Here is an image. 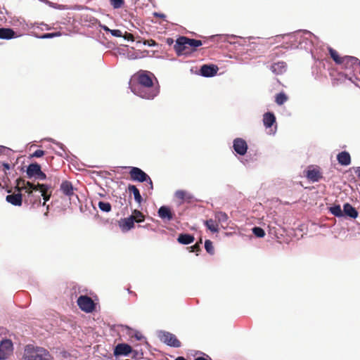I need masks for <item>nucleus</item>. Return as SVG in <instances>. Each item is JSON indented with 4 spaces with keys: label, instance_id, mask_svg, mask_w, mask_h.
<instances>
[{
    "label": "nucleus",
    "instance_id": "22",
    "mask_svg": "<svg viewBox=\"0 0 360 360\" xmlns=\"http://www.w3.org/2000/svg\"><path fill=\"white\" fill-rule=\"evenodd\" d=\"M120 226L124 231H129L134 227V221L132 219V217L129 216V217L123 219L120 222Z\"/></svg>",
    "mask_w": 360,
    "mask_h": 360
},
{
    "label": "nucleus",
    "instance_id": "26",
    "mask_svg": "<svg viewBox=\"0 0 360 360\" xmlns=\"http://www.w3.org/2000/svg\"><path fill=\"white\" fill-rule=\"evenodd\" d=\"M215 219L217 220L218 224H220L221 226L224 228L228 226V215L223 212H218L215 214Z\"/></svg>",
    "mask_w": 360,
    "mask_h": 360
},
{
    "label": "nucleus",
    "instance_id": "27",
    "mask_svg": "<svg viewBox=\"0 0 360 360\" xmlns=\"http://www.w3.org/2000/svg\"><path fill=\"white\" fill-rule=\"evenodd\" d=\"M194 236L188 233H181L179 235L177 241L183 245H188L194 241Z\"/></svg>",
    "mask_w": 360,
    "mask_h": 360
},
{
    "label": "nucleus",
    "instance_id": "54",
    "mask_svg": "<svg viewBox=\"0 0 360 360\" xmlns=\"http://www.w3.org/2000/svg\"><path fill=\"white\" fill-rule=\"evenodd\" d=\"M359 69H360V64H359Z\"/></svg>",
    "mask_w": 360,
    "mask_h": 360
},
{
    "label": "nucleus",
    "instance_id": "13",
    "mask_svg": "<svg viewBox=\"0 0 360 360\" xmlns=\"http://www.w3.org/2000/svg\"><path fill=\"white\" fill-rule=\"evenodd\" d=\"M38 186V191L41 193L40 196L43 197V199L44 202H43L42 205L44 206L46 205V202L49 200L51 196V191L49 193V191L51 188V186L47 184H37Z\"/></svg>",
    "mask_w": 360,
    "mask_h": 360
},
{
    "label": "nucleus",
    "instance_id": "32",
    "mask_svg": "<svg viewBox=\"0 0 360 360\" xmlns=\"http://www.w3.org/2000/svg\"><path fill=\"white\" fill-rule=\"evenodd\" d=\"M329 211L332 214L337 217H342L343 212L340 205H336L329 208Z\"/></svg>",
    "mask_w": 360,
    "mask_h": 360
},
{
    "label": "nucleus",
    "instance_id": "5",
    "mask_svg": "<svg viewBox=\"0 0 360 360\" xmlns=\"http://www.w3.org/2000/svg\"><path fill=\"white\" fill-rule=\"evenodd\" d=\"M37 191V185L36 186V189H30L28 191H27V195L25 196L24 202L27 205H31L32 207L40 206L41 205V196L34 193Z\"/></svg>",
    "mask_w": 360,
    "mask_h": 360
},
{
    "label": "nucleus",
    "instance_id": "42",
    "mask_svg": "<svg viewBox=\"0 0 360 360\" xmlns=\"http://www.w3.org/2000/svg\"><path fill=\"white\" fill-rule=\"evenodd\" d=\"M34 178L39 180H45L46 179V175L41 169Z\"/></svg>",
    "mask_w": 360,
    "mask_h": 360
},
{
    "label": "nucleus",
    "instance_id": "49",
    "mask_svg": "<svg viewBox=\"0 0 360 360\" xmlns=\"http://www.w3.org/2000/svg\"><path fill=\"white\" fill-rule=\"evenodd\" d=\"M167 43L169 45H172L174 43V40L172 38H167Z\"/></svg>",
    "mask_w": 360,
    "mask_h": 360
},
{
    "label": "nucleus",
    "instance_id": "46",
    "mask_svg": "<svg viewBox=\"0 0 360 360\" xmlns=\"http://www.w3.org/2000/svg\"><path fill=\"white\" fill-rule=\"evenodd\" d=\"M144 44H148L149 46H153L156 45V42L153 39H150L144 42Z\"/></svg>",
    "mask_w": 360,
    "mask_h": 360
},
{
    "label": "nucleus",
    "instance_id": "31",
    "mask_svg": "<svg viewBox=\"0 0 360 360\" xmlns=\"http://www.w3.org/2000/svg\"><path fill=\"white\" fill-rule=\"evenodd\" d=\"M130 217H132V219L136 223L142 222L145 220L144 214L138 210H133Z\"/></svg>",
    "mask_w": 360,
    "mask_h": 360
},
{
    "label": "nucleus",
    "instance_id": "33",
    "mask_svg": "<svg viewBox=\"0 0 360 360\" xmlns=\"http://www.w3.org/2000/svg\"><path fill=\"white\" fill-rule=\"evenodd\" d=\"M288 96L283 92H281L276 96L275 101L278 105H283L288 100Z\"/></svg>",
    "mask_w": 360,
    "mask_h": 360
},
{
    "label": "nucleus",
    "instance_id": "17",
    "mask_svg": "<svg viewBox=\"0 0 360 360\" xmlns=\"http://www.w3.org/2000/svg\"><path fill=\"white\" fill-rule=\"evenodd\" d=\"M6 200L13 205L20 206L22 202V195L20 192H18V193L8 195L6 197Z\"/></svg>",
    "mask_w": 360,
    "mask_h": 360
},
{
    "label": "nucleus",
    "instance_id": "18",
    "mask_svg": "<svg viewBox=\"0 0 360 360\" xmlns=\"http://www.w3.org/2000/svg\"><path fill=\"white\" fill-rule=\"evenodd\" d=\"M60 190L64 195L70 197L74 195L73 186L69 181H63L60 184Z\"/></svg>",
    "mask_w": 360,
    "mask_h": 360
},
{
    "label": "nucleus",
    "instance_id": "36",
    "mask_svg": "<svg viewBox=\"0 0 360 360\" xmlns=\"http://www.w3.org/2000/svg\"><path fill=\"white\" fill-rule=\"evenodd\" d=\"M111 6L117 9L124 6V0H110Z\"/></svg>",
    "mask_w": 360,
    "mask_h": 360
},
{
    "label": "nucleus",
    "instance_id": "14",
    "mask_svg": "<svg viewBox=\"0 0 360 360\" xmlns=\"http://www.w3.org/2000/svg\"><path fill=\"white\" fill-rule=\"evenodd\" d=\"M158 216L163 220L169 221L174 219V213L167 206H162L158 210Z\"/></svg>",
    "mask_w": 360,
    "mask_h": 360
},
{
    "label": "nucleus",
    "instance_id": "34",
    "mask_svg": "<svg viewBox=\"0 0 360 360\" xmlns=\"http://www.w3.org/2000/svg\"><path fill=\"white\" fill-rule=\"evenodd\" d=\"M98 206L103 212H109L111 211V205L108 202L100 201Z\"/></svg>",
    "mask_w": 360,
    "mask_h": 360
},
{
    "label": "nucleus",
    "instance_id": "39",
    "mask_svg": "<svg viewBox=\"0 0 360 360\" xmlns=\"http://www.w3.org/2000/svg\"><path fill=\"white\" fill-rule=\"evenodd\" d=\"M200 243H202L201 239L199 243H196L194 245L189 248L191 252H199L200 250Z\"/></svg>",
    "mask_w": 360,
    "mask_h": 360
},
{
    "label": "nucleus",
    "instance_id": "25",
    "mask_svg": "<svg viewBox=\"0 0 360 360\" xmlns=\"http://www.w3.org/2000/svg\"><path fill=\"white\" fill-rule=\"evenodd\" d=\"M271 70L277 75L282 74L286 70V63L283 61L275 63L271 65Z\"/></svg>",
    "mask_w": 360,
    "mask_h": 360
},
{
    "label": "nucleus",
    "instance_id": "12",
    "mask_svg": "<svg viewBox=\"0 0 360 360\" xmlns=\"http://www.w3.org/2000/svg\"><path fill=\"white\" fill-rule=\"evenodd\" d=\"M132 352V347L126 343H120L115 346L113 354L115 356H127Z\"/></svg>",
    "mask_w": 360,
    "mask_h": 360
},
{
    "label": "nucleus",
    "instance_id": "8",
    "mask_svg": "<svg viewBox=\"0 0 360 360\" xmlns=\"http://www.w3.org/2000/svg\"><path fill=\"white\" fill-rule=\"evenodd\" d=\"M13 343L10 340H4L0 343V360H5L12 354Z\"/></svg>",
    "mask_w": 360,
    "mask_h": 360
},
{
    "label": "nucleus",
    "instance_id": "28",
    "mask_svg": "<svg viewBox=\"0 0 360 360\" xmlns=\"http://www.w3.org/2000/svg\"><path fill=\"white\" fill-rule=\"evenodd\" d=\"M128 191L133 193L135 201L139 204H141L143 199L140 194L139 190L136 188V186L130 184L128 186Z\"/></svg>",
    "mask_w": 360,
    "mask_h": 360
},
{
    "label": "nucleus",
    "instance_id": "35",
    "mask_svg": "<svg viewBox=\"0 0 360 360\" xmlns=\"http://www.w3.org/2000/svg\"><path fill=\"white\" fill-rule=\"evenodd\" d=\"M205 248L206 251L210 254L213 255L214 252V247L212 245V242L210 240H206L205 242Z\"/></svg>",
    "mask_w": 360,
    "mask_h": 360
},
{
    "label": "nucleus",
    "instance_id": "23",
    "mask_svg": "<svg viewBox=\"0 0 360 360\" xmlns=\"http://www.w3.org/2000/svg\"><path fill=\"white\" fill-rule=\"evenodd\" d=\"M41 170V166L38 163H32L30 164L27 169L26 173L27 177L31 179L32 177H35L37 174Z\"/></svg>",
    "mask_w": 360,
    "mask_h": 360
},
{
    "label": "nucleus",
    "instance_id": "10",
    "mask_svg": "<svg viewBox=\"0 0 360 360\" xmlns=\"http://www.w3.org/2000/svg\"><path fill=\"white\" fill-rule=\"evenodd\" d=\"M233 148L236 153L244 155L248 150V144L244 139L236 138L233 141Z\"/></svg>",
    "mask_w": 360,
    "mask_h": 360
},
{
    "label": "nucleus",
    "instance_id": "15",
    "mask_svg": "<svg viewBox=\"0 0 360 360\" xmlns=\"http://www.w3.org/2000/svg\"><path fill=\"white\" fill-rule=\"evenodd\" d=\"M217 71L218 68L214 65H203L200 68V74L204 77H212Z\"/></svg>",
    "mask_w": 360,
    "mask_h": 360
},
{
    "label": "nucleus",
    "instance_id": "40",
    "mask_svg": "<svg viewBox=\"0 0 360 360\" xmlns=\"http://www.w3.org/2000/svg\"><path fill=\"white\" fill-rule=\"evenodd\" d=\"M45 154V152L42 150H37L34 152V153L31 155L34 158H41Z\"/></svg>",
    "mask_w": 360,
    "mask_h": 360
},
{
    "label": "nucleus",
    "instance_id": "3",
    "mask_svg": "<svg viewBox=\"0 0 360 360\" xmlns=\"http://www.w3.org/2000/svg\"><path fill=\"white\" fill-rule=\"evenodd\" d=\"M22 360H52V356L49 352L43 347L27 345Z\"/></svg>",
    "mask_w": 360,
    "mask_h": 360
},
{
    "label": "nucleus",
    "instance_id": "6",
    "mask_svg": "<svg viewBox=\"0 0 360 360\" xmlns=\"http://www.w3.org/2000/svg\"><path fill=\"white\" fill-rule=\"evenodd\" d=\"M77 305L86 313L91 312L95 309V304L92 299L86 295H81L77 299Z\"/></svg>",
    "mask_w": 360,
    "mask_h": 360
},
{
    "label": "nucleus",
    "instance_id": "9",
    "mask_svg": "<svg viewBox=\"0 0 360 360\" xmlns=\"http://www.w3.org/2000/svg\"><path fill=\"white\" fill-rule=\"evenodd\" d=\"M130 179L138 182H144L149 179V176L139 167H131L129 172Z\"/></svg>",
    "mask_w": 360,
    "mask_h": 360
},
{
    "label": "nucleus",
    "instance_id": "52",
    "mask_svg": "<svg viewBox=\"0 0 360 360\" xmlns=\"http://www.w3.org/2000/svg\"><path fill=\"white\" fill-rule=\"evenodd\" d=\"M175 360H186V359L183 356H179Z\"/></svg>",
    "mask_w": 360,
    "mask_h": 360
},
{
    "label": "nucleus",
    "instance_id": "30",
    "mask_svg": "<svg viewBox=\"0 0 360 360\" xmlns=\"http://www.w3.org/2000/svg\"><path fill=\"white\" fill-rule=\"evenodd\" d=\"M206 227L213 233H217L219 231L218 223L217 220H213L212 219L206 220L204 222Z\"/></svg>",
    "mask_w": 360,
    "mask_h": 360
},
{
    "label": "nucleus",
    "instance_id": "29",
    "mask_svg": "<svg viewBox=\"0 0 360 360\" xmlns=\"http://www.w3.org/2000/svg\"><path fill=\"white\" fill-rule=\"evenodd\" d=\"M187 44L188 46V49L190 50V53L195 51L196 48L201 46L202 44V41L195 39H189L187 37Z\"/></svg>",
    "mask_w": 360,
    "mask_h": 360
},
{
    "label": "nucleus",
    "instance_id": "2",
    "mask_svg": "<svg viewBox=\"0 0 360 360\" xmlns=\"http://www.w3.org/2000/svg\"><path fill=\"white\" fill-rule=\"evenodd\" d=\"M328 53L335 64L340 65L345 71L346 78L352 80L353 77H356L360 65V60L357 58L350 56H340L338 52L331 47L328 48Z\"/></svg>",
    "mask_w": 360,
    "mask_h": 360
},
{
    "label": "nucleus",
    "instance_id": "47",
    "mask_svg": "<svg viewBox=\"0 0 360 360\" xmlns=\"http://www.w3.org/2000/svg\"><path fill=\"white\" fill-rule=\"evenodd\" d=\"M144 182H146L149 185L150 190L153 189V181H152V180H151L150 176H149V179H147Z\"/></svg>",
    "mask_w": 360,
    "mask_h": 360
},
{
    "label": "nucleus",
    "instance_id": "20",
    "mask_svg": "<svg viewBox=\"0 0 360 360\" xmlns=\"http://www.w3.org/2000/svg\"><path fill=\"white\" fill-rule=\"evenodd\" d=\"M337 160L341 165L347 166L351 163V156L347 151H342L338 153Z\"/></svg>",
    "mask_w": 360,
    "mask_h": 360
},
{
    "label": "nucleus",
    "instance_id": "51",
    "mask_svg": "<svg viewBox=\"0 0 360 360\" xmlns=\"http://www.w3.org/2000/svg\"><path fill=\"white\" fill-rule=\"evenodd\" d=\"M195 360H207V359L200 356L195 359Z\"/></svg>",
    "mask_w": 360,
    "mask_h": 360
},
{
    "label": "nucleus",
    "instance_id": "7",
    "mask_svg": "<svg viewBox=\"0 0 360 360\" xmlns=\"http://www.w3.org/2000/svg\"><path fill=\"white\" fill-rule=\"evenodd\" d=\"M185 39H187L186 37H179L176 41L174 49L178 56L190 54L187 41Z\"/></svg>",
    "mask_w": 360,
    "mask_h": 360
},
{
    "label": "nucleus",
    "instance_id": "44",
    "mask_svg": "<svg viewBox=\"0 0 360 360\" xmlns=\"http://www.w3.org/2000/svg\"><path fill=\"white\" fill-rule=\"evenodd\" d=\"M60 36V32H55V33H46L43 35L42 38H52L53 37Z\"/></svg>",
    "mask_w": 360,
    "mask_h": 360
},
{
    "label": "nucleus",
    "instance_id": "1",
    "mask_svg": "<svg viewBox=\"0 0 360 360\" xmlns=\"http://www.w3.org/2000/svg\"><path fill=\"white\" fill-rule=\"evenodd\" d=\"M140 86L135 92L139 96L146 99H153L159 94V89L154 86V75L146 70H140L135 75Z\"/></svg>",
    "mask_w": 360,
    "mask_h": 360
},
{
    "label": "nucleus",
    "instance_id": "50",
    "mask_svg": "<svg viewBox=\"0 0 360 360\" xmlns=\"http://www.w3.org/2000/svg\"><path fill=\"white\" fill-rule=\"evenodd\" d=\"M103 29L105 32H110V31L112 30L109 29V28H108L107 26H105V25L103 26Z\"/></svg>",
    "mask_w": 360,
    "mask_h": 360
},
{
    "label": "nucleus",
    "instance_id": "4",
    "mask_svg": "<svg viewBox=\"0 0 360 360\" xmlns=\"http://www.w3.org/2000/svg\"><path fill=\"white\" fill-rule=\"evenodd\" d=\"M158 338L162 342L168 346L173 347H180L181 346V343L176 336L169 332L160 331L158 333Z\"/></svg>",
    "mask_w": 360,
    "mask_h": 360
},
{
    "label": "nucleus",
    "instance_id": "45",
    "mask_svg": "<svg viewBox=\"0 0 360 360\" xmlns=\"http://www.w3.org/2000/svg\"><path fill=\"white\" fill-rule=\"evenodd\" d=\"M2 167H3V171L4 172L5 174H6V172L8 170H9L11 168L10 165L8 163H5V162H4L2 164Z\"/></svg>",
    "mask_w": 360,
    "mask_h": 360
},
{
    "label": "nucleus",
    "instance_id": "19",
    "mask_svg": "<svg viewBox=\"0 0 360 360\" xmlns=\"http://www.w3.org/2000/svg\"><path fill=\"white\" fill-rule=\"evenodd\" d=\"M307 178L312 182L319 181L322 178V175L318 169H309L306 174Z\"/></svg>",
    "mask_w": 360,
    "mask_h": 360
},
{
    "label": "nucleus",
    "instance_id": "16",
    "mask_svg": "<svg viewBox=\"0 0 360 360\" xmlns=\"http://www.w3.org/2000/svg\"><path fill=\"white\" fill-rule=\"evenodd\" d=\"M342 212L343 217L346 216L352 219H356L359 215L357 210L348 202L344 204Z\"/></svg>",
    "mask_w": 360,
    "mask_h": 360
},
{
    "label": "nucleus",
    "instance_id": "38",
    "mask_svg": "<svg viewBox=\"0 0 360 360\" xmlns=\"http://www.w3.org/2000/svg\"><path fill=\"white\" fill-rule=\"evenodd\" d=\"M186 195V192L184 191L179 190L175 193V196L178 199L181 200H184L185 199Z\"/></svg>",
    "mask_w": 360,
    "mask_h": 360
},
{
    "label": "nucleus",
    "instance_id": "43",
    "mask_svg": "<svg viewBox=\"0 0 360 360\" xmlns=\"http://www.w3.org/2000/svg\"><path fill=\"white\" fill-rule=\"evenodd\" d=\"M110 33L112 36L116 37H122V33L120 30H112L110 31Z\"/></svg>",
    "mask_w": 360,
    "mask_h": 360
},
{
    "label": "nucleus",
    "instance_id": "41",
    "mask_svg": "<svg viewBox=\"0 0 360 360\" xmlns=\"http://www.w3.org/2000/svg\"><path fill=\"white\" fill-rule=\"evenodd\" d=\"M122 37H123L125 39H127V40H128V41H134V35H133L132 34H131V33L127 32H125L124 34V35H122Z\"/></svg>",
    "mask_w": 360,
    "mask_h": 360
},
{
    "label": "nucleus",
    "instance_id": "37",
    "mask_svg": "<svg viewBox=\"0 0 360 360\" xmlns=\"http://www.w3.org/2000/svg\"><path fill=\"white\" fill-rule=\"evenodd\" d=\"M252 232L257 237L259 238H262L265 235L264 231L262 228L257 226L252 229Z\"/></svg>",
    "mask_w": 360,
    "mask_h": 360
},
{
    "label": "nucleus",
    "instance_id": "48",
    "mask_svg": "<svg viewBox=\"0 0 360 360\" xmlns=\"http://www.w3.org/2000/svg\"><path fill=\"white\" fill-rule=\"evenodd\" d=\"M355 174L358 177H360V167H358L354 170Z\"/></svg>",
    "mask_w": 360,
    "mask_h": 360
},
{
    "label": "nucleus",
    "instance_id": "53",
    "mask_svg": "<svg viewBox=\"0 0 360 360\" xmlns=\"http://www.w3.org/2000/svg\"><path fill=\"white\" fill-rule=\"evenodd\" d=\"M4 149V147L0 146V155L2 153V151Z\"/></svg>",
    "mask_w": 360,
    "mask_h": 360
},
{
    "label": "nucleus",
    "instance_id": "24",
    "mask_svg": "<svg viewBox=\"0 0 360 360\" xmlns=\"http://www.w3.org/2000/svg\"><path fill=\"white\" fill-rule=\"evenodd\" d=\"M15 37V32L11 28H0V39H11Z\"/></svg>",
    "mask_w": 360,
    "mask_h": 360
},
{
    "label": "nucleus",
    "instance_id": "21",
    "mask_svg": "<svg viewBox=\"0 0 360 360\" xmlns=\"http://www.w3.org/2000/svg\"><path fill=\"white\" fill-rule=\"evenodd\" d=\"M263 123L266 128H270L276 123V117L273 112H266L263 115Z\"/></svg>",
    "mask_w": 360,
    "mask_h": 360
},
{
    "label": "nucleus",
    "instance_id": "11",
    "mask_svg": "<svg viewBox=\"0 0 360 360\" xmlns=\"http://www.w3.org/2000/svg\"><path fill=\"white\" fill-rule=\"evenodd\" d=\"M37 184L31 183L30 181H26L25 179L22 178H19L16 180V186L15 190L18 192H21L22 191H25L26 193L30 189H36Z\"/></svg>",
    "mask_w": 360,
    "mask_h": 360
}]
</instances>
